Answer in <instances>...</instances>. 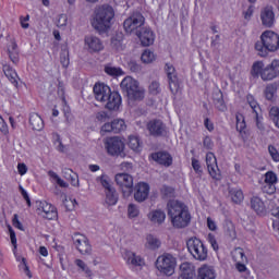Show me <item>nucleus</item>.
Masks as SVG:
<instances>
[{
  "instance_id": "obj_1",
  "label": "nucleus",
  "mask_w": 279,
  "mask_h": 279,
  "mask_svg": "<svg viewBox=\"0 0 279 279\" xmlns=\"http://www.w3.org/2000/svg\"><path fill=\"white\" fill-rule=\"evenodd\" d=\"M167 210L173 228L182 229L189 227V223H191L189 206L181 201L170 199L167 203Z\"/></svg>"
},
{
  "instance_id": "obj_2",
  "label": "nucleus",
  "mask_w": 279,
  "mask_h": 279,
  "mask_svg": "<svg viewBox=\"0 0 279 279\" xmlns=\"http://www.w3.org/2000/svg\"><path fill=\"white\" fill-rule=\"evenodd\" d=\"M114 21V9L108 4L98 7L95 10V16L92 22V26L96 32L106 34L111 27Z\"/></svg>"
},
{
  "instance_id": "obj_3",
  "label": "nucleus",
  "mask_w": 279,
  "mask_h": 279,
  "mask_svg": "<svg viewBox=\"0 0 279 279\" xmlns=\"http://www.w3.org/2000/svg\"><path fill=\"white\" fill-rule=\"evenodd\" d=\"M252 77H262L263 82H271L279 76V60H272L265 66L263 61H255L251 69Z\"/></svg>"
},
{
  "instance_id": "obj_4",
  "label": "nucleus",
  "mask_w": 279,
  "mask_h": 279,
  "mask_svg": "<svg viewBox=\"0 0 279 279\" xmlns=\"http://www.w3.org/2000/svg\"><path fill=\"white\" fill-rule=\"evenodd\" d=\"M279 49V35L272 31H265L260 35V41L255 44V50L260 58H266L269 51H278Z\"/></svg>"
},
{
  "instance_id": "obj_5",
  "label": "nucleus",
  "mask_w": 279,
  "mask_h": 279,
  "mask_svg": "<svg viewBox=\"0 0 279 279\" xmlns=\"http://www.w3.org/2000/svg\"><path fill=\"white\" fill-rule=\"evenodd\" d=\"M120 88L124 95L132 101H142L145 99V89L138 86V81L126 76L120 83Z\"/></svg>"
},
{
  "instance_id": "obj_6",
  "label": "nucleus",
  "mask_w": 279,
  "mask_h": 279,
  "mask_svg": "<svg viewBox=\"0 0 279 279\" xmlns=\"http://www.w3.org/2000/svg\"><path fill=\"white\" fill-rule=\"evenodd\" d=\"M190 254L195 260H206L208 258V248L204 242L197 238H190L186 242Z\"/></svg>"
},
{
  "instance_id": "obj_7",
  "label": "nucleus",
  "mask_w": 279,
  "mask_h": 279,
  "mask_svg": "<svg viewBox=\"0 0 279 279\" xmlns=\"http://www.w3.org/2000/svg\"><path fill=\"white\" fill-rule=\"evenodd\" d=\"M156 269L163 276H173L175 274V257L171 254H163L156 260Z\"/></svg>"
},
{
  "instance_id": "obj_8",
  "label": "nucleus",
  "mask_w": 279,
  "mask_h": 279,
  "mask_svg": "<svg viewBox=\"0 0 279 279\" xmlns=\"http://www.w3.org/2000/svg\"><path fill=\"white\" fill-rule=\"evenodd\" d=\"M105 147L109 156H120L125 158V143L121 137H109L105 142Z\"/></svg>"
},
{
  "instance_id": "obj_9",
  "label": "nucleus",
  "mask_w": 279,
  "mask_h": 279,
  "mask_svg": "<svg viewBox=\"0 0 279 279\" xmlns=\"http://www.w3.org/2000/svg\"><path fill=\"white\" fill-rule=\"evenodd\" d=\"M143 25H145V16H143L141 13H133L123 23L126 34H134L135 36L137 32H141Z\"/></svg>"
},
{
  "instance_id": "obj_10",
  "label": "nucleus",
  "mask_w": 279,
  "mask_h": 279,
  "mask_svg": "<svg viewBox=\"0 0 279 279\" xmlns=\"http://www.w3.org/2000/svg\"><path fill=\"white\" fill-rule=\"evenodd\" d=\"M116 182L125 197H130L134 192V178H132V175L128 173H118L116 174Z\"/></svg>"
},
{
  "instance_id": "obj_11",
  "label": "nucleus",
  "mask_w": 279,
  "mask_h": 279,
  "mask_svg": "<svg viewBox=\"0 0 279 279\" xmlns=\"http://www.w3.org/2000/svg\"><path fill=\"white\" fill-rule=\"evenodd\" d=\"M72 241L80 254H89L93 250L90 243H88V238L84 234L74 233Z\"/></svg>"
},
{
  "instance_id": "obj_12",
  "label": "nucleus",
  "mask_w": 279,
  "mask_h": 279,
  "mask_svg": "<svg viewBox=\"0 0 279 279\" xmlns=\"http://www.w3.org/2000/svg\"><path fill=\"white\" fill-rule=\"evenodd\" d=\"M166 73L168 76L170 92L172 95H177L178 90H180V82L178 81V73L175 72V68L172 64L167 63Z\"/></svg>"
},
{
  "instance_id": "obj_13",
  "label": "nucleus",
  "mask_w": 279,
  "mask_h": 279,
  "mask_svg": "<svg viewBox=\"0 0 279 279\" xmlns=\"http://www.w3.org/2000/svg\"><path fill=\"white\" fill-rule=\"evenodd\" d=\"M206 165L208 173L213 178V180H221V171L219 170V166L217 165V157H215V154L207 153Z\"/></svg>"
},
{
  "instance_id": "obj_14",
  "label": "nucleus",
  "mask_w": 279,
  "mask_h": 279,
  "mask_svg": "<svg viewBox=\"0 0 279 279\" xmlns=\"http://www.w3.org/2000/svg\"><path fill=\"white\" fill-rule=\"evenodd\" d=\"M84 43L85 48L89 53H99V51H104V41L97 36H86Z\"/></svg>"
},
{
  "instance_id": "obj_15",
  "label": "nucleus",
  "mask_w": 279,
  "mask_h": 279,
  "mask_svg": "<svg viewBox=\"0 0 279 279\" xmlns=\"http://www.w3.org/2000/svg\"><path fill=\"white\" fill-rule=\"evenodd\" d=\"M260 21L264 27H274L276 23V13H274V7L267 5L260 10Z\"/></svg>"
},
{
  "instance_id": "obj_16",
  "label": "nucleus",
  "mask_w": 279,
  "mask_h": 279,
  "mask_svg": "<svg viewBox=\"0 0 279 279\" xmlns=\"http://www.w3.org/2000/svg\"><path fill=\"white\" fill-rule=\"evenodd\" d=\"M147 130L150 136H165L167 134V126L161 120H150L147 123Z\"/></svg>"
},
{
  "instance_id": "obj_17",
  "label": "nucleus",
  "mask_w": 279,
  "mask_h": 279,
  "mask_svg": "<svg viewBox=\"0 0 279 279\" xmlns=\"http://www.w3.org/2000/svg\"><path fill=\"white\" fill-rule=\"evenodd\" d=\"M134 194L133 197L135 202H138L140 204L145 202L147 197H149V184L147 183H137L133 187Z\"/></svg>"
},
{
  "instance_id": "obj_18",
  "label": "nucleus",
  "mask_w": 279,
  "mask_h": 279,
  "mask_svg": "<svg viewBox=\"0 0 279 279\" xmlns=\"http://www.w3.org/2000/svg\"><path fill=\"white\" fill-rule=\"evenodd\" d=\"M38 210H41L44 219H58V209L47 202H40Z\"/></svg>"
},
{
  "instance_id": "obj_19",
  "label": "nucleus",
  "mask_w": 279,
  "mask_h": 279,
  "mask_svg": "<svg viewBox=\"0 0 279 279\" xmlns=\"http://www.w3.org/2000/svg\"><path fill=\"white\" fill-rule=\"evenodd\" d=\"M111 92L110 87L106 84H96L94 86L95 99L102 104H106V99L110 96Z\"/></svg>"
},
{
  "instance_id": "obj_20",
  "label": "nucleus",
  "mask_w": 279,
  "mask_h": 279,
  "mask_svg": "<svg viewBox=\"0 0 279 279\" xmlns=\"http://www.w3.org/2000/svg\"><path fill=\"white\" fill-rule=\"evenodd\" d=\"M135 36L140 38L143 47H149L150 45H154V40L156 38V36H154V32L147 27H142Z\"/></svg>"
},
{
  "instance_id": "obj_21",
  "label": "nucleus",
  "mask_w": 279,
  "mask_h": 279,
  "mask_svg": "<svg viewBox=\"0 0 279 279\" xmlns=\"http://www.w3.org/2000/svg\"><path fill=\"white\" fill-rule=\"evenodd\" d=\"M105 104L107 110H118L121 108V95L119 92H110L109 96L106 98Z\"/></svg>"
},
{
  "instance_id": "obj_22",
  "label": "nucleus",
  "mask_w": 279,
  "mask_h": 279,
  "mask_svg": "<svg viewBox=\"0 0 279 279\" xmlns=\"http://www.w3.org/2000/svg\"><path fill=\"white\" fill-rule=\"evenodd\" d=\"M153 160L158 162V165H162L163 167H171L173 165V157L167 151H158L151 154Z\"/></svg>"
},
{
  "instance_id": "obj_23",
  "label": "nucleus",
  "mask_w": 279,
  "mask_h": 279,
  "mask_svg": "<svg viewBox=\"0 0 279 279\" xmlns=\"http://www.w3.org/2000/svg\"><path fill=\"white\" fill-rule=\"evenodd\" d=\"M197 279H216L217 278V271L215 270V267L203 265L197 270Z\"/></svg>"
},
{
  "instance_id": "obj_24",
  "label": "nucleus",
  "mask_w": 279,
  "mask_h": 279,
  "mask_svg": "<svg viewBox=\"0 0 279 279\" xmlns=\"http://www.w3.org/2000/svg\"><path fill=\"white\" fill-rule=\"evenodd\" d=\"M125 38V35L123 32H116V34L111 37V47L116 51H123L125 49V45L123 44V40Z\"/></svg>"
},
{
  "instance_id": "obj_25",
  "label": "nucleus",
  "mask_w": 279,
  "mask_h": 279,
  "mask_svg": "<svg viewBox=\"0 0 279 279\" xmlns=\"http://www.w3.org/2000/svg\"><path fill=\"white\" fill-rule=\"evenodd\" d=\"M148 219L154 225L160 226L165 223V219H167V215L165 214V211L160 209H155L148 214Z\"/></svg>"
},
{
  "instance_id": "obj_26",
  "label": "nucleus",
  "mask_w": 279,
  "mask_h": 279,
  "mask_svg": "<svg viewBox=\"0 0 279 279\" xmlns=\"http://www.w3.org/2000/svg\"><path fill=\"white\" fill-rule=\"evenodd\" d=\"M3 73L5 77L9 78V82H11V84H13L15 88H19V80L21 78H19V74L16 73V71L12 69L10 65H4Z\"/></svg>"
},
{
  "instance_id": "obj_27",
  "label": "nucleus",
  "mask_w": 279,
  "mask_h": 279,
  "mask_svg": "<svg viewBox=\"0 0 279 279\" xmlns=\"http://www.w3.org/2000/svg\"><path fill=\"white\" fill-rule=\"evenodd\" d=\"M213 101L214 105L220 112H225L226 110V102L223 101V93H221V89H216L213 93Z\"/></svg>"
},
{
  "instance_id": "obj_28",
  "label": "nucleus",
  "mask_w": 279,
  "mask_h": 279,
  "mask_svg": "<svg viewBox=\"0 0 279 279\" xmlns=\"http://www.w3.org/2000/svg\"><path fill=\"white\" fill-rule=\"evenodd\" d=\"M29 125L32 126V130H36L37 132H40V130L45 128V122L43 121V118H40L38 113H31Z\"/></svg>"
},
{
  "instance_id": "obj_29",
  "label": "nucleus",
  "mask_w": 279,
  "mask_h": 279,
  "mask_svg": "<svg viewBox=\"0 0 279 279\" xmlns=\"http://www.w3.org/2000/svg\"><path fill=\"white\" fill-rule=\"evenodd\" d=\"M181 274L178 279H193V266L190 263H183L180 266Z\"/></svg>"
},
{
  "instance_id": "obj_30",
  "label": "nucleus",
  "mask_w": 279,
  "mask_h": 279,
  "mask_svg": "<svg viewBox=\"0 0 279 279\" xmlns=\"http://www.w3.org/2000/svg\"><path fill=\"white\" fill-rule=\"evenodd\" d=\"M105 193H106L105 203L107 204V206L117 205V203L119 202V194L117 193V190H114L113 187L111 190H107Z\"/></svg>"
},
{
  "instance_id": "obj_31",
  "label": "nucleus",
  "mask_w": 279,
  "mask_h": 279,
  "mask_svg": "<svg viewBox=\"0 0 279 279\" xmlns=\"http://www.w3.org/2000/svg\"><path fill=\"white\" fill-rule=\"evenodd\" d=\"M251 207L257 215H263V213H265V203L256 196L251 199Z\"/></svg>"
},
{
  "instance_id": "obj_32",
  "label": "nucleus",
  "mask_w": 279,
  "mask_h": 279,
  "mask_svg": "<svg viewBox=\"0 0 279 279\" xmlns=\"http://www.w3.org/2000/svg\"><path fill=\"white\" fill-rule=\"evenodd\" d=\"M8 53L10 60L16 64V62H19V46L16 45V41H12L8 47Z\"/></svg>"
},
{
  "instance_id": "obj_33",
  "label": "nucleus",
  "mask_w": 279,
  "mask_h": 279,
  "mask_svg": "<svg viewBox=\"0 0 279 279\" xmlns=\"http://www.w3.org/2000/svg\"><path fill=\"white\" fill-rule=\"evenodd\" d=\"M146 247L147 250H158L160 247L161 242L158 240V238L149 234L146 236Z\"/></svg>"
},
{
  "instance_id": "obj_34",
  "label": "nucleus",
  "mask_w": 279,
  "mask_h": 279,
  "mask_svg": "<svg viewBox=\"0 0 279 279\" xmlns=\"http://www.w3.org/2000/svg\"><path fill=\"white\" fill-rule=\"evenodd\" d=\"M232 258L235 263H247V256H245V253L241 247H238L232 252Z\"/></svg>"
},
{
  "instance_id": "obj_35",
  "label": "nucleus",
  "mask_w": 279,
  "mask_h": 279,
  "mask_svg": "<svg viewBox=\"0 0 279 279\" xmlns=\"http://www.w3.org/2000/svg\"><path fill=\"white\" fill-rule=\"evenodd\" d=\"M278 90V85L276 83L268 84L264 90V95L268 101H271Z\"/></svg>"
},
{
  "instance_id": "obj_36",
  "label": "nucleus",
  "mask_w": 279,
  "mask_h": 279,
  "mask_svg": "<svg viewBox=\"0 0 279 279\" xmlns=\"http://www.w3.org/2000/svg\"><path fill=\"white\" fill-rule=\"evenodd\" d=\"M96 180L100 182L101 186L105 189V192L114 189L109 175L101 174Z\"/></svg>"
},
{
  "instance_id": "obj_37",
  "label": "nucleus",
  "mask_w": 279,
  "mask_h": 279,
  "mask_svg": "<svg viewBox=\"0 0 279 279\" xmlns=\"http://www.w3.org/2000/svg\"><path fill=\"white\" fill-rule=\"evenodd\" d=\"M230 197L234 204H241L243 202L244 196H243V191L239 189H232L230 190Z\"/></svg>"
},
{
  "instance_id": "obj_38",
  "label": "nucleus",
  "mask_w": 279,
  "mask_h": 279,
  "mask_svg": "<svg viewBox=\"0 0 279 279\" xmlns=\"http://www.w3.org/2000/svg\"><path fill=\"white\" fill-rule=\"evenodd\" d=\"M111 123L113 125V134H119V132H123L128 128L123 119H116Z\"/></svg>"
},
{
  "instance_id": "obj_39",
  "label": "nucleus",
  "mask_w": 279,
  "mask_h": 279,
  "mask_svg": "<svg viewBox=\"0 0 279 279\" xmlns=\"http://www.w3.org/2000/svg\"><path fill=\"white\" fill-rule=\"evenodd\" d=\"M65 178L71 181L72 186H80V178L77 173L73 172L71 169H65Z\"/></svg>"
},
{
  "instance_id": "obj_40",
  "label": "nucleus",
  "mask_w": 279,
  "mask_h": 279,
  "mask_svg": "<svg viewBox=\"0 0 279 279\" xmlns=\"http://www.w3.org/2000/svg\"><path fill=\"white\" fill-rule=\"evenodd\" d=\"M129 147L133 151H141V140L138 136L131 135L129 137Z\"/></svg>"
},
{
  "instance_id": "obj_41",
  "label": "nucleus",
  "mask_w": 279,
  "mask_h": 279,
  "mask_svg": "<svg viewBox=\"0 0 279 279\" xmlns=\"http://www.w3.org/2000/svg\"><path fill=\"white\" fill-rule=\"evenodd\" d=\"M48 175L50 178H52V180L56 181V183L61 186V189H69V183H66L64 180H62L60 178V175H58V173L53 172V171H48Z\"/></svg>"
},
{
  "instance_id": "obj_42",
  "label": "nucleus",
  "mask_w": 279,
  "mask_h": 279,
  "mask_svg": "<svg viewBox=\"0 0 279 279\" xmlns=\"http://www.w3.org/2000/svg\"><path fill=\"white\" fill-rule=\"evenodd\" d=\"M105 73H107V75H111L113 77H119V75H123V70H121V68H114L112 65H106L105 66Z\"/></svg>"
},
{
  "instance_id": "obj_43",
  "label": "nucleus",
  "mask_w": 279,
  "mask_h": 279,
  "mask_svg": "<svg viewBox=\"0 0 279 279\" xmlns=\"http://www.w3.org/2000/svg\"><path fill=\"white\" fill-rule=\"evenodd\" d=\"M264 184H278V175H276V172L268 171L265 173Z\"/></svg>"
},
{
  "instance_id": "obj_44",
  "label": "nucleus",
  "mask_w": 279,
  "mask_h": 279,
  "mask_svg": "<svg viewBox=\"0 0 279 279\" xmlns=\"http://www.w3.org/2000/svg\"><path fill=\"white\" fill-rule=\"evenodd\" d=\"M160 193L165 199L175 197V190L171 186L163 185L160 190Z\"/></svg>"
},
{
  "instance_id": "obj_45",
  "label": "nucleus",
  "mask_w": 279,
  "mask_h": 279,
  "mask_svg": "<svg viewBox=\"0 0 279 279\" xmlns=\"http://www.w3.org/2000/svg\"><path fill=\"white\" fill-rule=\"evenodd\" d=\"M126 256H128V260L126 262L129 263V265L141 266V263L143 262L141 256H136V254H134L132 252H128Z\"/></svg>"
},
{
  "instance_id": "obj_46",
  "label": "nucleus",
  "mask_w": 279,
  "mask_h": 279,
  "mask_svg": "<svg viewBox=\"0 0 279 279\" xmlns=\"http://www.w3.org/2000/svg\"><path fill=\"white\" fill-rule=\"evenodd\" d=\"M141 60L145 64H149V63L154 62V60H156V56L151 52V50H145L142 53Z\"/></svg>"
},
{
  "instance_id": "obj_47",
  "label": "nucleus",
  "mask_w": 279,
  "mask_h": 279,
  "mask_svg": "<svg viewBox=\"0 0 279 279\" xmlns=\"http://www.w3.org/2000/svg\"><path fill=\"white\" fill-rule=\"evenodd\" d=\"M74 263L76 267H78V269H81L82 271H84V274H86L87 278H90V276H93V271L88 269V266L86 265V263H84V260L75 259Z\"/></svg>"
},
{
  "instance_id": "obj_48",
  "label": "nucleus",
  "mask_w": 279,
  "mask_h": 279,
  "mask_svg": "<svg viewBox=\"0 0 279 279\" xmlns=\"http://www.w3.org/2000/svg\"><path fill=\"white\" fill-rule=\"evenodd\" d=\"M235 119H236V131L243 132V130L246 128L245 117H243V114L241 113H236Z\"/></svg>"
},
{
  "instance_id": "obj_49",
  "label": "nucleus",
  "mask_w": 279,
  "mask_h": 279,
  "mask_svg": "<svg viewBox=\"0 0 279 279\" xmlns=\"http://www.w3.org/2000/svg\"><path fill=\"white\" fill-rule=\"evenodd\" d=\"M246 101L248 106H251L253 112L255 113V117H258V102H256V99H254V96L247 95L246 96Z\"/></svg>"
},
{
  "instance_id": "obj_50",
  "label": "nucleus",
  "mask_w": 279,
  "mask_h": 279,
  "mask_svg": "<svg viewBox=\"0 0 279 279\" xmlns=\"http://www.w3.org/2000/svg\"><path fill=\"white\" fill-rule=\"evenodd\" d=\"M138 206L135 204H130L128 207V215L130 219H134L140 215Z\"/></svg>"
},
{
  "instance_id": "obj_51",
  "label": "nucleus",
  "mask_w": 279,
  "mask_h": 279,
  "mask_svg": "<svg viewBox=\"0 0 279 279\" xmlns=\"http://www.w3.org/2000/svg\"><path fill=\"white\" fill-rule=\"evenodd\" d=\"M150 95H160V83L153 81L148 87Z\"/></svg>"
},
{
  "instance_id": "obj_52",
  "label": "nucleus",
  "mask_w": 279,
  "mask_h": 279,
  "mask_svg": "<svg viewBox=\"0 0 279 279\" xmlns=\"http://www.w3.org/2000/svg\"><path fill=\"white\" fill-rule=\"evenodd\" d=\"M262 191L263 193H267V195H274V193H276V185L264 183Z\"/></svg>"
},
{
  "instance_id": "obj_53",
  "label": "nucleus",
  "mask_w": 279,
  "mask_h": 279,
  "mask_svg": "<svg viewBox=\"0 0 279 279\" xmlns=\"http://www.w3.org/2000/svg\"><path fill=\"white\" fill-rule=\"evenodd\" d=\"M208 243H210L213 250L217 252L219 250V244L217 243V239L213 235V233H209L207 236Z\"/></svg>"
},
{
  "instance_id": "obj_54",
  "label": "nucleus",
  "mask_w": 279,
  "mask_h": 279,
  "mask_svg": "<svg viewBox=\"0 0 279 279\" xmlns=\"http://www.w3.org/2000/svg\"><path fill=\"white\" fill-rule=\"evenodd\" d=\"M268 151L275 162H279V153L272 145L268 146Z\"/></svg>"
},
{
  "instance_id": "obj_55",
  "label": "nucleus",
  "mask_w": 279,
  "mask_h": 279,
  "mask_svg": "<svg viewBox=\"0 0 279 279\" xmlns=\"http://www.w3.org/2000/svg\"><path fill=\"white\" fill-rule=\"evenodd\" d=\"M128 66L132 73L141 72V65H138V63H136L134 60L129 61Z\"/></svg>"
},
{
  "instance_id": "obj_56",
  "label": "nucleus",
  "mask_w": 279,
  "mask_h": 279,
  "mask_svg": "<svg viewBox=\"0 0 279 279\" xmlns=\"http://www.w3.org/2000/svg\"><path fill=\"white\" fill-rule=\"evenodd\" d=\"M66 15L65 14H61L58 16L57 20V27H66Z\"/></svg>"
},
{
  "instance_id": "obj_57",
  "label": "nucleus",
  "mask_w": 279,
  "mask_h": 279,
  "mask_svg": "<svg viewBox=\"0 0 279 279\" xmlns=\"http://www.w3.org/2000/svg\"><path fill=\"white\" fill-rule=\"evenodd\" d=\"M21 268L23 269L24 274H26L28 278H32V271H29V266H27V262L25 257L22 258Z\"/></svg>"
},
{
  "instance_id": "obj_58",
  "label": "nucleus",
  "mask_w": 279,
  "mask_h": 279,
  "mask_svg": "<svg viewBox=\"0 0 279 279\" xmlns=\"http://www.w3.org/2000/svg\"><path fill=\"white\" fill-rule=\"evenodd\" d=\"M54 143L57 145L58 151L63 153L64 151V146L62 145V140L60 138V134H54Z\"/></svg>"
},
{
  "instance_id": "obj_59",
  "label": "nucleus",
  "mask_w": 279,
  "mask_h": 279,
  "mask_svg": "<svg viewBox=\"0 0 279 279\" xmlns=\"http://www.w3.org/2000/svg\"><path fill=\"white\" fill-rule=\"evenodd\" d=\"M96 119L100 123H106V120L108 119V113L106 111H99L96 113Z\"/></svg>"
},
{
  "instance_id": "obj_60",
  "label": "nucleus",
  "mask_w": 279,
  "mask_h": 279,
  "mask_svg": "<svg viewBox=\"0 0 279 279\" xmlns=\"http://www.w3.org/2000/svg\"><path fill=\"white\" fill-rule=\"evenodd\" d=\"M203 145L205 149H213L214 147L213 140L209 136H206L203 141Z\"/></svg>"
},
{
  "instance_id": "obj_61",
  "label": "nucleus",
  "mask_w": 279,
  "mask_h": 279,
  "mask_svg": "<svg viewBox=\"0 0 279 279\" xmlns=\"http://www.w3.org/2000/svg\"><path fill=\"white\" fill-rule=\"evenodd\" d=\"M61 63L63 66H69V52L66 50L61 53Z\"/></svg>"
},
{
  "instance_id": "obj_62",
  "label": "nucleus",
  "mask_w": 279,
  "mask_h": 279,
  "mask_svg": "<svg viewBox=\"0 0 279 279\" xmlns=\"http://www.w3.org/2000/svg\"><path fill=\"white\" fill-rule=\"evenodd\" d=\"M254 14V5H250L247 10L244 12V19L246 21H250L252 19V15Z\"/></svg>"
},
{
  "instance_id": "obj_63",
  "label": "nucleus",
  "mask_w": 279,
  "mask_h": 279,
  "mask_svg": "<svg viewBox=\"0 0 279 279\" xmlns=\"http://www.w3.org/2000/svg\"><path fill=\"white\" fill-rule=\"evenodd\" d=\"M17 171L20 175H25V173H27V166L25 163H19Z\"/></svg>"
},
{
  "instance_id": "obj_64",
  "label": "nucleus",
  "mask_w": 279,
  "mask_h": 279,
  "mask_svg": "<svg viewBox=\"0 0 279 279\" xmlns=\"http://www.w3.org/2000/svg\"><path fill=\"white\" fill-rule=\"evenodd\" d=\"M101 132H114L112 122H111V123H105V124L101 126Z\"/></svg>"
}]
</instances>
